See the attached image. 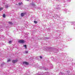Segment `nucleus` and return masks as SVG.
I'll use <instances>...</instances> for the list:
<instances>
[{
    "label": "nucleus",
    "mask_w": 75,
    "mask_h": 75,
    "mask_svg": "<svg viewBox=\"0 0 75 75\" xmlns=\"http://www.w3.org/2000/svg\"><path fill=\"white\" fill-rule=\"evenodd\" d=\"M17 61H18V60H12V62L13 63V64H15V63H16L17 62Z\"/></svg>",
    "instance_id": "obj_2"
},
{
    "label": "nucleus",
    "mask_w": 75,
    "mask_h": 75,
    "mask_svg": "<svg viewBox=\"0 0 75 75\" xmlns=\"http://www.w3.org/2000/svg\"><path fill=\"white\" fill-rule=\"evenodd\" d=\"M40 58H41V59H42V56H40Z\"/></svg>",
    "instance_id": "obj_14"
},
{
    "label": "nucleus",
    "mask_w": 75,
    "mask_h": 75,
    "mask_svg": "<svg viewBox=\"0 0 75 75\" xmlns=\"http://www.w3.org/2000/svg\"><path fill=\"white\" fill-rule=\"evenodd\" d=\"M23 4V3L21 2V3H18V4L20 5H21V4Z\"/></svg>",
    "instance_id": "obj_12"
},
{
    "label": "nucleus",
    "mask_w": 75,
    "mask_h": 75,
    "mask_svg": "<svg viewBox=\"0 0 75 75\" xmlns=\"http://www.w3.org/2000/svg\"><path fill=\"white\" fill-rule=\"evenodd\" d=\"M11 42H12V41L10 40L9 42V44H11Z\"/></svg>",
    "instance_id": "obj_11"
},
{
    "label": "nucleus",
    "mask_w": 75,
    "mask_h": 75,
    "mask_svg": "<svg viewBox=\"0 0 75 75\" xmlns=\"http://www.w3.org/2000/svg\"><path fill=\"white\" fill-rule=\"evenodd\" d=\"M19 43H21V44H23L25 42L24 40H20L19 41Z\"/></svg>",
    "instance_id": "obj_1"
},
{
    "label": "nucleus",
    "mask_w": 75,
    "mask_h": 75,
    "mask_svg": "<svg viewBox=\"0 0 75 75\" xmlns=\"http://www.w3.org/2000/svg\"><path fill=\"white\" fill-rule=\"evenodd\" d=\"M24 15H25V13H22L21 14V17H23Z\"/></svg>",
    "instance_id": "obj_4"
},
{
    "label": "nucleus",
    "mask_w": 75,
    "mask_h": 75,
    "mask_svg": "<svg viewBox=\"0 0 75 75\" xmlns=\"http://www.w3.org/2000/svg\"><path fill=\"white\" fill-rule=\"evenodd\" d=\"M23 47H25V49H27V45H23Z\"/></svg>",
    "instance_id": "obj_7"
},
{
    "label": "nucleus",
    "mask_w": 75,
    "mask_h": 75,
    "mask_svg": "<svg viewBox=\"0 0 75 75\" xmlns=\"http://www.w3.org/2000/svg\"><path fill=\"white\" fill-rule=\"evenodd\" d=\"M11 60L10 59H8V60L7 62H10V61H11Z\"/></svg>",
    "instance_id": "obj_13"
},
{
    "label": "nucleus",
    "mask_w": 75,
    "mask_h": 75,
    "mask_svg": "<svg viewBox=\"0 0 75 75\" xmlns=\"http://www.w3.org/2000/svg\"><path fill=\"white\" fill-rule=\"evenodd\" d=\"M3 9V8H0V11H1Z\"/></svg>",
    "instance_id": "obj_9"
},
{
    "label": "nucleus",
    "mask_w": 75,
    "mask_h": 75,
    "mask_svg": "<svg viewBox=\"0 0 75 75\" xmlns=\"http://www.w3.org/2000/svg\"><path fill=\"white\" fill-rule=\"evenodd\" d=\"M23 64H25L26 65H28V64H29L28 62H23Z\"/></svg>",
    "instance_id": "obj_3"
},
{
    "label": "nucleus",
    "mask_w": 75,
    "mask_h": 75,
    "mask_svg": "<svg viewBox=\"0 0 75 75\" xmlns=\"http://www.w3.org/2000/svg\"><path fill=\"white\" fill-rule=\"evenodd\" d=\"M34 22L35 24H37L38 22L36 21H34Z\"/></svg>",
    "instance_id": "obj_5"
},
{
    "label": "nucleus",
    "mask_w": 75,
    "mask_h": 75,
    "mask_svg": "<svg viewBox=\"0 0 75 75\" xmlns=\"http://www.w3.org/2000/svg\"><path fill=\"white\" fill-rule=\"evenodd\" d=\"M33 6H34V5H35V4H33Z\"/></svg>",
    "instance_id": "obj_16"
},
{
    "label": "nucleus",
    "mask_w": 75,
    "mask_h": 75,
    "mask_svg": "<svg viewBox=\"0 0 75 75\" xmlns=\"http://www.w3.org/2000/svg\"><path fill=\"white\" fill-rule=\"evenodd\" d=\"M5 7L6 8H8V5H6L5 6Z\"/></svg>",
    "instance_id": "obj_8"
},
{
    "label": "nucleus",
    "mask_w": 75,
    "mask_h": 75,
    "mask_svg": "<svg viewBox=\"0 0 75 75\" xmlns=\"http://www.w3.org/2000/svg\"><path fill=\"white\" fill-rule=\"evenodd\" d=\"M29 0H28V1H29Z\"/></svg>",
    "instance_id": "obj_17"
},
{
    "label": "nucleus",
    "mask_w": 75,
    "mask_h": 75,
    "mask_svg": "<svg viewBox=\"0 0 75 75\" xmlns=\"http://www.w3.org/2000/svg\"><path fill=\"white\" fill-rule=\"evenodd\" d=\"M26 53H28V51H26L25 52Z\"/></svg>",
    "instance_id": "obj_15"
},
{
    "label": "nucleus",
    "mask_w": 75,
    "mask_h": 75,
    "mask_svg": "<svg viewBox=\"0 0 75 75\" xmlns=\"http://www.w3.org/2000/svg\"><path fill=\"white\" fill-rule=\"evenodd\" d=\"M3 17H4V18H5L6 17V15L5 14H4L3 15Z\"/></svg>",
    "instance_id": "obj_10"
},
{
    "label": "nucleus",
    "mask_w": 75,
    "mask_h": 75,
    "mask_svg": "<svg viewBox=\"0 0 75 75\" xmlns=\"http://www.w3.org/2000/svg\"><path fill=\"white\" fill-rule=\"evenodd\" d=\"M8 23H9V24H11V25H13V23H12L11 22H9Z\"/></svg>",
    "instance_id": "obj_6"
}]
</instances>
